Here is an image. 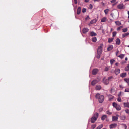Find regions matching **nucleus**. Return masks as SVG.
<instances>
[{"instance_id":"21","label":"nucleus","mask_w":129,"mask_h":129,"mask_svg":"<svg viewBox=\"0 0 129 129\" xmlns=\"http://www.w3.org/2000/svg\"><path fill=\"white\" fill-rule=\"evenodd\" d=\"M101 88V86L100 85H97L96 87V89L97 90H100Z\"/></svg>"},{"instance_id":"49","label":"nucleus","mask_w":129,"mask_h":129,"mask_svg":"<svg viewBox=\"0 0 129 129\" xmlns=\"http://www.w3.org/2000/svg\"><path fill=\"white\" fill-rule=\"evenodd\" d=\"M121 92H120L118 94V95L119 97H120V96H121Z\"/></svg>"},{"instance_id":"35","label":"nucleus","mask_w":129,"mask_h":129,"mask_svg":"<svg viewBox=\"0 0 129 129\" xmlns=\"http://www.w3.org/2000/svg\"><path fill=\"white\" fill-rule=\"evenodd\" d=\"M113 38H112L111 39L109 38L108 39V42L109 43L113 41Z\"/></svg>"},{"instance_id":"15","label":"nucleus","mask_w":129,"mask_h":129,"mask_svg":"<svg viewBox=\"0 0 129 129\" xmlns=\"http://www.w3.org/2000/svg\"><path fill=\"white\" fill-rule=\"evenodd\" d=\"M116 44L117 45L119 44L120 43V39L118 38L116 39Z\"/></svg>"},{"instance_id":"18","label":"nucleus","mask_w":129,"mask_h":129,"mask_svg":"<svg viewBox=\"0 0 129 129\" xmlns=\"http://www.w3.org/2000/svg\"><path fill=\"white\" fill-rule=\"evenodd\" d=\"M115 73L116 75L120 73V70L119 69H116L115 71Z\"/></svg>"},{"instance_id":"31","label":"nucleus","mask_w":129,"mask_h":129,"mask_svg":"<svg viewBox=\"0 0 129 129\" xmlns=\"http://www.w3.org/2000/svg\"><path fill=\"white\" fill-rule=\"evenodd\" d=\"M109 11V10L108 9H106L104 10V11L106 15L108 13Z\"/></svg>"},{"instance_id":"37","label":"nucleus","mask_w":129,"mask_h":129,"mask_svg":"<svg viewBox=\"0 0 129 129\" xmlns=\"http://www.w3.org/2000/svg\"><path fill=\"white\" fill-rule=\"evenodd\" d=\"M117 100L119 102H121V100L120 97H119L117 99Z\"/></svg>"},{"instance_id":"40","label":"nucleus","mask_w":129,"mask_h":129,"mask_svg":"<svg viewBox=\"0 0 129 129\" xmlns=\"http://www.w3.org/2000/svg\"><path fill=\"white\" fill-rule=\"evenodd\" d=\"M96 127V125L95 124L92 125H91V128L92 129H94Z\"/></svg>"},{"instance_id":"47","label":"nucleus","mask_w":129,"mask_h":129,"mask_svg":"<svg viewBox=\"0 0 129 129\" xmlns=\"http://www.w3.org/2000/svg\"><path fill=\"white\" fill-rule=\"evenodd\" d=\"M125 112H126L127 113H129V110H125Z\"/></svg>"},{"instance_id":"28","label":"nucleus","mask_w":129,"mask_h":129,"mask_svg":"<svg viewBox=\"0 0 129 129\" xmlns=\"http://www.w3.org/2000/svg\"><path fill=\"white\" fill-rule=\"evenodd\" d=\"M125 70L126 71H129V64H128L127 66L125 68Z\"/></svg>"},{"instance_id":"61","label":"nucleus","mask_w":129,"mask_h":129,"mask_svg":"<svg viewBox=\"0 0 129 129\" xmlns=\"http://www.w3.org/2000/svg\"><path fill=\"white\" fill-rule=\"evenodd\" d=\"M128 74L129 75V72L128 73Z\"/></svg>"},{"instance_id":"58","label":"nucleus","mask_w":129,"mask_h":129,"mask_svg":"<svg viewBox=\"0 0 129 129\" xmlns=\"http://www.w3.org/2000/svg\"><path fill=\"white\" fill-rule=\"evenodd\" d=\"M112 31V29L111 28V31Z\"/></svg>"},{"instance_id":"55","label":"nucleus","mask_w":129,"mask_h":129,"mask_svg":"<svg viewBox=\"0 0 129 129\" xmlns=\"http://www.w3.org/2000/svg\"><path fill=\"white\" fill-rule=\"evenodd\" d=\"M127 60V57H126L125 58V60Z\"/></svg>"},{"instance_id":"11","label":"nucleus","mask_w":129,"mask_h":129,"mask_svg":"<svg viewBox=\"0 0 129 129\" xmlns=\"http://www.w3.org/2000/svg\"><path fill=\"white\" fill-rule=\"evenodd\" d=\"M124 106V107L129 108V103H123Z\"/></svg>"},{"instance_id":"45","label":"nucleus","mask_w":129,"mask_h":129,"mask_svg":"<svg viewBox=\"0 0 129 129\" xmlns=\"http://www.w3.org/2000/svg\"><path fill=\"white\" fill-rule=\"evenodd\" d=\"M108 68L107 67H106L105 69V71H107L108 70Z\"/></svg>"},{"instance_id":"8","label":"nucleus","mask_w":129,"mask_h":129,"mask_svg":"<svg viewBox=\"0 0 129 129\" xmlns=\"http://www.w3.org/2000/svg\"><path fill=\"white\" fill-rule=\"evenodd\" d=\"M118 117V115H117L116 116H113L112 117V120L113 121H116L117 120Z\"/></svg>"},{"instance_id":"20","label":"nucleus","mask_w":129,"mask_h":129,"mask_svg":"<svg viewBox=\"0 0 129 129\" xmlns=\"http://www.w3.org/2000/svg\"><path fill=\"white\" fill-rule=\"evenodd\" d=\"M81 8L80 7H79L77 9V13L78 14H79L81 12Z\"/></svg>"},{"instance_id":"33","label":"nucleus","mask_w":129,"mask_h":129,"mask_svg":"<svg viewBox=\"0 0 129 129\" xmlns=\"http://www.w3.org/2000/svg\"><path fill=\"white\" fill-rule=\"evenodd\" d=\"M114 98V96L112 95H110L109 96V99L110 100H111L113 99Z\"/></svg>"},{"instance_id":"25","label":"nucleus","mask_w":129,"mask_h":129,"mask_svg":"<svg viewBox=\"0 0 129 129\" xmlns=\"http://www.w3.org/2000/svg\"><path fill=\"white\" fill-rule=\"evenodd\" d=\"M107 117V116L106 115H104L101 117V119L103 120H104Z\"/></svg>"},{"instance_id":"51","label":"nucleus","mask_w":129,"mask_h":129,"mask_svg":"<svg viewBox=\"0 0 129 129\" xmlns=\"http://www.w3.org/2000/svg\"><path fill=\"white\" fill-rule=\"evenodd\" d=\"M89 0H85V2H89Z\"/></svg>"},{"instance_id":"16","label":"nucleus","mask_w":129,"mask_h":129,"mask_svg":"<svg viewBox=\"0 0 129 129\" xmlns=\"http://www.w3.org/2000/svg\"><path fill=\"white\" fill-rule=\"evenodd\" d=\"M90 35L92 37L96 36L97 35V34L96 33L93 31H92L90 33Z\"/></svg>"},{"instance_id":"6","label":"nucleus","mask_w":129,"mask_h":129,"mask_svg":"<svg viewBox=\"0 0 129 129\" xmlns=\"http://www.w3.org/2000/svg\"><path fill=\"white\" fill-rule=\"evenodd\" d=\"M103 46V44H100V46L99 47L98 49L97 52L102 53V48Z\"/></svg>"},{"instance_id":"56","label":"nucleus","mask_w":129,"mask_h":129,"mask_svg":"<svg viewBox=\"0 0 129 129\" xmlns=\"http://www.w3.org/2000/svg\"><path fill=\"white\" fill-rule=\"evenodd\" d=\"M90 6H91V9L92 8V5H91V4H90Z\"/></svg>"},{"instance_id":"43","label":"nucleus","mask_w":129,"mask_h":129,"mask_svg":"<svg viewBox=\"0 0 129 129\" xmlns=\"http://www.w3.org/2000/svg\"><path fill=\"white\" fill-rule=\"evenodd\" d=\"M106 113L109 115H110L111 114V112H110L109 111H107L106 112Z\"/></svg>"},{"instance_id":"22","label":"nucleus","mask_w":129,"mask_h":129,"mask_svg":"<svg viewBox=\"0 0 129 129\" xmlns=\"http://www.w3.org/2000/svg\"><path fill=\"white\" fill-rule=\"evenodd\" d=\"M107 18L106 17H104L103 18L101 19V21L102 22H105L107 20Z\"/></svg>"},{"instance_id":"42","label":"nucleus","mask_w":129,"mask_h":129,"mask_svg":"<svg viewBox=\"0 0 129 129\" xmlns=\"http://www.w3.org/2000/svg\"><path fill=\"white\" fill-rule=\"evenodd\" d=\"M125 92H129V88H126L125 89Z\"/></svg>"},{"instance_id":"4","label":"nucleus","mask_w":129,"mask_h":129,"mask_svg":"<svg viewBox=\"0 0 129 129\" xmlns=\"http://www.w3.org/2000/svg\"><path fill=\"white\" fill-rule=\"evenodd\" d=\"M112 78V77H109L108 79L104 78L103 80V82L105 84H108L109 83V80L111 79Z\"/></svg>"},{"instance_id":"38","label":"nucleus","mask_w":129,"mask_h":129,"mask_svg":"<svg viewBox=\"0 0 129 129\" xmlns=\"http://www.w3.org/2000/svg\"><path fill=\"white\" fill-rule=\"evenodd\" d=\"M124 80L127 83H129V79H125Z\"/></svg>"},{"instance_id":"53","label":"nucleus","mask_w":129,"mask_h":129,"mask_svg":"<svg viewBox=\"0 0 129 129\" xmlns=\"http://www.w3.org/2000/svg\"><path fill=\"white\" fill-rule=\"evenodd\" d=\"M118 63H116L115 64V65L116 66H118Z\"/></svg>"},{"instance_id":"9","label":"nucleus","mask_w":129,"mask_h":129,"mask_svg":"<svg viewBox=\"0 0 129 129\" xmlns=\"http://www.w3.org/2000/svg\"><path fill=\"white\" fill-rule=\"evenodd\" d=\"M117 124L116 123H113L110 125V128L111 129L115 128L117 126Z\"/></svg>"},{"instance_id":"59","label":"nucleus","mask_w":129,"mask_h":129,"mask_svg":"<svg viewBox=\"0 0 129 129\" xmlns=\"http://www.w3.org/2000/svg\"><path fill=\"white\" fill-rule=\"evenodd\" d=\"M127 47L129 48V45L127 46Z\"/></svg>"},{"instance_id":"29","label":"nucleus","mask_w":129,"mask_h":129,"mask_svg":"<svg viewBox=\"0 0 129 129\" xmlns=\"http://www.w3.org/2000/svg\"><path fill=\"white\" fill-rule=\"evenodd\" d=\"M103 127V125L102 124L99 125L97 128V129H101Z\"/></svg>"},{"instance_id":"50","label":"nucleus","mask_w":129,"mask_h":129,"mask_svg":"<svg viewBox=\"0 0 129 129\" xmlns=\"http://www.w3.org/2000/svg\"><path fill=\"white\" fill-rule=\"evenodd\" d=\"M127 13H128V18H129V11H127Z\"/></svg>"},{"instance_id":"13","label":"nucleus","mask_w":129,"mask_h":129,"mask_svg":"<svg viewBox=\"0 0 129 129\" xmlns=\"http://www.w3.org/2000/svg\"><path fill=\"white\" fill-rule=\"evenodd\" d=\"M126 75V73H121L120 74V76L121 77L123 78L125 77Z\"/></svg>"},{"instance_id":"46","label":"nucleus","mask_w":129,"mask_h":129,"mask_svg":"<svg viewBox=\"0 0 129 129\" xmlns=\"http://www.w3.org/2000/svg\"><path fill=\"white\" fill-rule=\"evenodd\" d=\"M86 11V9H83L82 10V12L83 13H84Z\"/></svg>"},{"instance_id":"7","label":"nucleus","mask_w":129,"mask_h":129,"mask_svg":"<svg viewBox=\"0 0 129 129\" xmlns=\"http://www.w3.org/2000/svg\"><path fill=\"white\" fill-rule=\"evenodd\" d=\"M117 8L120 10H122L125 8V7L124 6L123 4L121 3L117 5Z\"/></svg>"},{"instance_id":"2","label":"nucleus","mask_w":129,"mask_h":129,"mask_svg":"<svg viewBox=\"0 0 129 129\" xmlns=\"http://www.w3.org/2000/svg\"><path fill=\"white\" fill-rule=\"evenodd\" d=\"M98 114L97 113H95L93 117H92L91 119V122L92 123H94L97 120L98 117Z\"/></svg>"},{"instance_id":"62","label":"nucleus","mask_w":129,"mask_h":129,"mask_svg":"<svg viewBox=\"0 0 129 129\" xmlns=\"http://www.w3.org/2000/svg\"><path fill=\"white\" fill-rule=\"evenodd\" d=\"M103 129H106L105 128H103Z\"/></svg>"},{"instance_id":"27","label":"nucleus","mask_w":129,"mask_h":129,"mask_svg":"<svg viewBox=\"0 0 129 129\" xmlns=\"http://www.w3.org/2000/svg\"><path fill=\"white\" fill-rule=\"evenodd\" d=\"M129 35V33H127L122 35V37L124 38Z\"/></svg>"},{"instance_id":"12","label":"nucleus","mask_w":129,"mask_h":129,"mask_svg":"<svg viewBox=\"0 0 129 129\" xmlns=\"http://www.w3.org/2000/svg\"><path fill=\"white\" fill-rule=\"evenodd\" d=\"M113 48V46L112 45H110L108 47L107 50L108 51H110Z\"/></svg>"},{"instance_id":"17","label":"nucleus","mask_w":129,"mask_h":129,"mask_svg":"<svg viewBox=\"0 0 129 129\" xmlns=\"http://www.w3.org/2000/svg\"><path fill=\"white\" fill-rule=\"evenodd\" d=\"M120 119L122 120H124L126 118V117L125 115H122L120 116Z\"/></svg>"},{"instance_id":"14","label":"nucleus","mask_w":129,"mask_h":129,"mask_svg":"<svg viewBox=\"0 0 129 129\" xmlns=\"http://www.w3.org/2000/svg\"><path fill=\"white\" fill-rule=\"evenodd\" d=\"M88 30L89 29L88 28H84L83 29V33H86L87 32H88Z\"/></svg>"},{"instance_id":"48","label":"nucleus","mask_w":129,"mask_h":129,"mask_svg":"<svg viewBox=\"0 0 129 129\" xmlns=\"http://www.w3.org/2000/svg\"><path fill=\"white\" fill-rule=\"evenodd\" d=\"M115 0H113L111 1V3H114L115 2Z\"/></svg>"},{"instance_id":"44","label":"nucleus","mask_w":129,"mask_h":129,"mask_svg":"<svg viewBox=\"0 0 129 129\" xmlns=\"http://www.w3.org/2000/svg\"><path fill=\"white\" fill-rule=\"evenodd\" d=\"M119 87L121 89H122L124 88L123 86L122 85H119Z\"/></svg>"},{"instance_id":"36","label":"nucleus","mask_w":129,"mask_h":129,"mask_svg":"<svg viewBox=\"0 0 129 129\" xmlns=\"http://www.w3.org/2000/svg\"><path fill=\"white\" fill-rule=\"evenodd\" d=\"M122 31L123 32H125L127 31V28H125L122 29Z\"/></svg>"},{"instance_id":"23","label":"nucleus","mask_w":129,"mask_h":129,"mask_svg":"<svg viewBox=\"0 0 129 129\" xmlns=\"http://www.w3.org/2000/svg\"><path fill=\"white\" fill-rule=\"evenodd\" d=\"M97 39L96 37H93L92 38V41L93 42H96Z\"/></svg>"},{"instance_id":"30","label":"nucleus","mask_w":129,"mask_h":129,"mask_svg":"<svg viewBox=\"0 0 129 129\" xmlns=\"http://www.w3.org/2000/svg\"><path fill=\"white\" fill-rule=\"evenodd\" d=\"M124 55L123 54H120V55H119L118 56V57H119L121 58L122 59L124 57Z\"/></svg>"},{"instance_id":"54","label":"nucleus","mask_w":129,"mask_h":129,"mask_svg":"<svg viewBox=\"0 0 129 129\" xmlns=\"http://www.w3.org/2000/svg\"><path fill=\"white\" fill-rule=\"evenodd\" d=\"M103 108H101L100 109V111H102V110H103Z\"/></svg>"},{"instance_id":"39","label":"nucleus","mask_w":129,"mask_h":129,"mask_svg":"<svg viewBox=\"0 0 129 129\" xmlns=\"http://www.w3.org/2000/svg\"><path fill=\"white\" fill-rule=\"evenodd\" d=\"M117 33L116 31L114 32L113 33V36L114 37L116 35Z\"/></svg>"},{"instance_id":"1","label":"nucleus","mask_w":129,"mask_h":129,"mask_svg":"<svg viewBox=\"0 0 129 129\" xmlns=\"http://www.w3.org/2000/svg\"><path fill=\"white\" fill-rule=\"evenodd\" d=\"M96 98H98L99 102L101 103L103 102L104 100V96L103 95H101L99 93L97 94L96 96Z\"/></svg>"},{"instance_id":"5","label":"nucleus","mask_w":129,"mask_h":129,"mask_svg":"<svg viewBox=\"0 0 129 129\" xmlns=\"http://www.w3.org/2000/svg\"><path fill=\"white\" fill-rule=\"evenodd\" d=\"M100 80V78H98L94 80L92 82L91 84L92 85H94L97 83L99 82Z\"/></svg>"},{"instance_id":"26","label":"nucleus","mask_w":129,"mask_h":129,"mask_svg":"<svg viewBox=\"0 0 129 129\" xmlns=\"http://www.w3.org/2000/svg\"><path fill=\"white\" fill-rule=\"evenodd\" d=\"M115 23L117 25L119 26L121 25L120 22L118 21H115Z\"/></svg>"},{"instance_id":"41","label":"nucleus","mask_w":129,"mask_h":129,"mask_svg":"<svg viewBox=\"0 0 129 129\" xmlns=\"http://www.w3.org/2000/svg\"><path fill=\"white\" fill-rule=\"evenodd\" d=\"M123 27L122 26H119V27H118L117 28V30H120V29L122 28Z\"/></svg>"},{"instance_id":"34","label":"nucleus","mask_w":129,"mask_h":129,"mask_svg":"<svg viewBox=\"0 0 129 129\" xmlns=\"http://www.w3.org/2000/svg\"><path fill=\"white\" fill-rule=\"evenodd\" d=\"M96 22V20L95 19H94L93 20H91L90 21V23H95Z\"/></svg>"},{"instance_id":"3","label":"nucleus","mask_w":129,"mask_h":129,"mask_svg":"<svg viewBox=\"0 0 129 129\" xmlns=\"http://www.w3.org/2000/svg\"><path fill=\"white\" fill-rule=\"evenodd\" d=\"M113 105L117 110H120L121 109V108L120 105L115 102L113 103Z\"/></svg>"},{"instance_id":"19","label":"nucleus","mask_w":129,"mask_h":129,"mask_svg":"<svg viewBox=\"0 0 129 129\" xmlns=\"http://www.w3.org/2000/svg\"><path fill=\"white\" fill-rule=\"evenodd\" d=\"M120 125H122V127L123 128L125 129H126L127 128V126L126 124L123 123H122Z\"/></svg>"},{"instance_id":"32","label":"nucleus","mask_w":129,"mask_h":129,"mask_svg":"<svg viewBox=\"0 0 129 129\" xmlns=\"http://www.w3.org/2000/svg\"><path fill=\"white\" fill-rule=\"evenodd\" d=\"M110 63L112 65L113 63L115 62V60L113 59H111L110 60Z\"/></svg>"},{"instance_id":"60","label":"nucleus","mask_w":129,"mask_h":129,"mask_svg":"<svg viewBox=\"0 0 129 129\" xmlns=\"http://www.w3.org/2000/svg\"><path fill=\"white\" fill-rule=\"evenodd\" d=\"M128 22L129 23V20H128Z\"/></svg>"},{"instance_id":"10","label":"nucleus","mask_w":129,"mask_h":129,"mask_svg":"<svg viewBox=\"0 0 129 129\" xmlns=\"http://www.w3.org/2000/svg\"><path fill=\"white\" fill-rule=\"evenodd\" d=\"M98 71V70L97 69H93L92 72V74L93 75L96 74Z\"/></svg>"},{"instance_id":"57","label":"nucleus","mask_w":129,"mask_h":129,"mask_svg":"<svg viewBox=\"0 0 129 129\" xmlns=\"http://www.w3.org/2000/svg\"><path fill=\"white\" fill-rule=\"evenodd\" d=\"M129 0H124V2H127L129 1Z\"/></svg>"},{"instance_id":"52","label":"nucleus","mask_w":129,"mask_h":129,"mask_svg":"<svg viewBox=\"0 0 129 129\" xmlns=\"http://www.w3.org/2000/svg\"><path fill=\"white\" fill-rule=\"evenodd\" d=\"M75 1V4H77V0H74Z\"/></svg>"},{"instance_id":"24","label":"nucleus","mask_w":129,"mask_h":129,"mask_svg":"<svg viewBox=\"0 0 129 129\" xmlns=\"http://www.w3.org/2000/svg\"><path fill=\"white\" fill-rule=\"evenodd\" d=\"M102 53L101 52H97V54L96 56L97 58H99L100 57V55H101Z\"/></svg>"}]
</instances>
